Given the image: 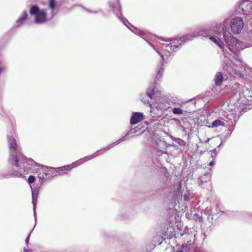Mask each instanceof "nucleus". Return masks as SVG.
<instances>
[{
	"mask_svg": "<svg viewBox=\"0 0 252 252\" xmlns=\"http://www.w3.org/2000/svg\"><path fill=\"white\" fill-rule=\"evenodd\" d=\"M223 34L225 41L227 42L228 48L231 52L237 53L242 49L241 46L242 42L237 38L229 36L230 40H229V37H226V32H224Z\"/></svg>",
	"mask_w": 252,
	"mask_h": 252,
	"instance_id": "3",
	"label": "nucleus"
},
{
	"mask_svg": "<svg viewBox=\"0 0 252 252\" xmlns=\"http://www.w3.org/2000/svg\"><path fill=\"white\" fill-rule=\"evenodd\" d=\"M230 26L233 33L238 34L243 28L244 22L241 18H235L231 20Z\"/></svg>",
	"mask_w": 252,
	"mask_h": 252,
	"instance_id": "5",
	"label": "nucleus"
},
{
	"mask_svg": "<svg viewBox=\"0 0 252 252\" xmlns=\"http://www.w3.org/2000/svg\"><path fill=\"white\" fill-rule=\"evenodd\" d=\"M189 38L187 36H183L179 39H175L172 40L171 42L166 45V50L169 52H175L176 49L179 48L188 40Z\"/></svg>",
	"mask_w": 252,
	"mask_h": 252,
	"instance_id": "4",
	"label": "nucleus"
},
{
	"mask_svg": "<svg viewBox=\"0 0 252 252\" xmlns=\"http://www.w3.org/2000/svg\"><path fill=\"white\" fill-rule=\"evenodd\" d=\"M72 168L70 165H67L58 168L57 172L59 174H66L67 172L70 171Z\"/></svg>",
	"mask_w": 252,
	"mask_h": 252,
	"instance_id": "7",
	"label": "nucleus"
},
{
	"mask_svg": "<svg viewBox=\"0 0 252 252\" xmlns=\"http://www.w3.org/2000/svg\"><path fill=\"white\" fill-rule=\"evenodd\" d=\"M245 92H246V93H248H248H249V90H248V89H247V90L245 91Z\"/></svg>",
	"mask_w": 252,
	"mask_h": 252,
	"instance_id": "24",
	"label": "nucleus"
},
{
	"mask_svg": "<svg viewBox=\"0 0 252 252\" xmlns=\"http://www.w3.org/2000/svg\"><path fill=\"white\" fill-rule=\"evenodd\" d=\"M209 139L208 138L207 140L206 141V142H208L209 141Z\"/></svg>",
	"mask_w": 252,
	"mask_h": 252,
	"instance_id": "26",
	"label": "nucleus"
},
{
	"mask_svg": "<svg viewBox=\"0 0 252 252\" xmlns=\"http://www.w3.org/2000/svg\"><path fill=\"white\" fill-rule=\"evenodd\" d=\"M157 72H158V75L157 76V80H159L160 78H161V76L164 71V68H162V67H160L158 70L157 71Z\"/></svg>",
	"mask_w": 252,
	"mask_h": 252,
	"instance_id": "15",
	"label": "nucleus"
},
{
	"mask_svg": "<svg viewBox=\"0 0 252 252\" xmlns=\"http://www.w3.org/2000/svg\"><path fill=\"white\" fill-rule=\"evenodd\" d=\"M28 17V14L26 11H24L21 16L18 19L16 22L18 26L21 25L23 21H25Z\"/></svg>",
	"mask_w": 252,
	"mask_h": 252,
	"instance_id": "10",
	"label": "nucleus"
},
{
	"mask_svg": "<svg viewBox=\"0 0 252 252\" xmlns=\"http://www.w3.org/2000/svg\"><path fill=\"white\" fill-rule=\"evenodd\" d=\"M184 197L185 198V200H187V198H188L187 196H186L184 195Z\"/></svg>",
	"mask_w": 252,
	"mask_h": 252,
	"instance_id": "25",
	"label": "nucleus"
},
{
	"mask_svg": "<svg viewBox=\"0 0 252 252\" xmlns=\"http://www.w3.org/2000/svg\"><path fill=\"white\" fill-rule=\"evenodd\" d=\"M223 77L222 74L220 72H217L215 75V81L217 86H220L221 84L223 81Z\"/></svg>",
	"mask_w": 252,
	"mask_h": 252,
	"instance_id": "9",
	"label": "nucleus"
},
{
	"mask_svg": "<svg viewBox=\"0 0 252 252\" xmlns=\"http://www.w3.org/2000/svg\"><path fill=\"white\" fill-rule=\"evenodd\" d=\"M35 181V177L32 175H31L29 177L28 182L29 184L34 183Z\"/></svg>",
	"mask_w": 252,
	"mask_h": 252,
	"instance_id": "17",
	"label": "nucleus"
},
{
	"mask_svg": "<svg viewBox=\"0 0 252 252\" xmlns=\"http://www.w3.org/2000/svg\"><path fill=\"white\" fill-rule=\"evenodd\" d=\"M4 67H0V74H1V72L4 70Z\"/></svg>",
	"mask_w": 252,
	"mask_h": 252,
	"instance_id": "21",
	"label": "nucleus"
},
{
	"mask_svg": "<svg viewBox=\"0 0 252 252\" xmlns=\"http://www.w3.org/2000/svg\"><path fill=\"white\" fill-rule=\"evenodd\" d=\"M138 33L141 35V36H143V38H145V37H147L146 34L144 32L142 31H139Z\"/></svg>",
	"mask_w": 252,
	"mask_h": 252,
	"instance_id": "19",
	"label": "nucleus"
},
{
	"mask_svg": "<svg viewBox=\"0 0 252 252\" xmlns=\"http://www.w3.org/2000/svg\"><path fill=\"white\" fill-rule=\"evenodd\" d=\"M172 112L175 114L180 115L183 114V110L178 107L174 108L172 110Z\"/></svg>",
	"mask_w": 252,
	"mask_h": 252,
	"instance_id": "14",
	"label": "nucleus"
},
{
	"mask_svg": "<svg viewBox=\"0 0 252 252\" xmlns=\"http://www.w3.org/2000/svg\"><path fill=\"white\" fill-rule=\"evenodd\" d=\"M38 192H37L36 191H32V203L33 204L34 209H35L36 205L37 197H38Z\"/></svg>",
	"mask_w": 252,
	"mask_h": 252,
	"instance_id": "11",
	"label": "nucleus"
},
{
	"mask_svg": "<svg viewBox=\"0 0 252 252\" xmlns=\"http://www.w3.org/2000/svg\"><path fill=\"white\" fill-rule=\"evenodd\" d=\"M147 94L148 96L151 98H153V96L154 95V90L153 89H149L148 91L147 92Z\"/></svg>",
	"mask_w": 252,
	"mask_h": 252,
	"instance_id": "16",
	"label": "nucleus"
},
{
	"mask_svg": "<svg viewBox=\"0 0 252 252\" xmlns=\"http://www.w3.org/2000/svg\"><path fill=\"white\" fill-rule=\"evenodd\" d=\"M224 126L225 124L224 122H222L220 120H215L212 124L211 126H209V127H218L219 126Z\"/></svg>",
	"mask_w": 252,
	"mask_h": 252,
	"instance_id": "12",
	"label": "nucleus"
},
{
	"mask_svg": "<svg viewBox=\"0 0 252 252\" xmlns=\"http://www.w3.org/2000/svg\"><path fill=\"white\" fill-rule=\"evenodd\" d=\"M39 180H40V182H41H41H42V181H43L42 178H40H40H39Z\"/></svg>",
	"mask_w": 252,
	"mask_h": 252,
	"instance_id": "23",
	"label": "nucleus"
},
{
	"mask_svg": "<svg viewBox=\"0 0 252 252\" xmlns=\"http://www.w3.org/2000/svg\"><path fill=\"white\" fill-rule=\"evenodd\" d=\"M144 119V116L142 113L140 112H135L133 114L130 118V124L134 125L138 124L140 121H142Z\"/></svg>",
	"mask_w": 252,
	"mask_h": 252,
	"instance_id": "6",
	"label": "nucleus"
},
{
	"mask_svg": "<svg viewBox=\"0 0 252 252\" xmlns=\"http://www.w3.org/2000/svg\"><path fill=\"white\" fill-rule=\"evenodd\" d=\"M9 143V149L11 156L10 160L12 163L17 167L19 168V171L15 172L13 173V176L20 178L22 176V173L24 174L26 171L24 169L25 165L29 164V161L30 159H28L22 154L17 155V144L16 140L12 136L8 137Z\"/></svg>",
	"mask_w": 252,
	"mask_h": 252,
	"instance_id": "1",
	"label": "nucleus"
},
{
	"mask_svg": "<svg viewBox=\"0 0 252 252\" xmlns=\"http://www.w3.org/2000/svg\"><path fill=\"white\" fill-rule=\"evenodd\" d=\"M48 5L49 8L52 11H54L56 6V0H49Z\"/></svg>",
	"mask_w": 252,
	"mask_h": 252,
	"instance_id": "13",
	"label": "nucleus"
},
{
	"mask_svg": "<svg viewBox=\"0 0 252 252\" xmlns=\"http://www.w3.org/2000/svg\"><path fill=\"white\" fill-rule=\"evenodd\" d=\"M29 240V236L27 237V238L26 239V243H28Z\"/></svg>",
	"mask_w": 252,
	"mask_h": 252,
	"instance_id": "22",
	"label": "nucleus"
},
{
	"mask_svg": "<svg viewBox=\"0 0 252 252\" xmlns=\"http://www.w3.org/2000/svg\"><path fill=\"white\" fill-rule=\"evenodd\" d=\"M210 39L212 41H213V42L216 43L221 49H223L224 48V44L223 41L220 38H216L215 37L211 36L210 37Z\"/></svg>",
	"mask_w": 252,
	"mask_h": 252,
	"instance_id": "8",
	"label": "nucleus"
},
{
	"mask_svg": "<svg viewBox=\"0 0 252 252\" xmlns=\"http://www.w3.org/2000/svg\"><path fill=\"white\" fill-rule=\"evenodd\" d=\"M117 2V6H116L117 9V11L116 12V14H118L119 12L120 13L121 12V5H120V1H119V0H116Z\"/></svg>",
	"mask_w": 252,
	"mask_h": 252,
	"instance_id": "18",
	"label": "nucleus"
},
{
	"mask_svg": "<svg viewBox=\"0 0 252 252\" xmlns=\"http://www.w3.org/2000/svg\"><path fill=\"white\" fill-rule=\"evenodd\" d=\"M214 164H215V162L214 161H212L209 163V165L210 166H213L214 165Z\"/></svg>",
	"mask_w": 252,
	"mask_h": 252,
	"instance_id": "20",
	"label": "nucleus"
},
{
	"mask_svg": "<svg viewBox=\"0 0 252 252\" xmlns=\"http://www.w3.org/2000/svg\"><path fill=\"white\" fill-rule=\"evenodd\" d=\"M30 13L35 16L34 22L37 24H41L47 21V12L45 9H40L36 5L31 6Z\"/></svg>",
	"mask_w": 252,
	"mask_h": 252,
	"instance_id": "2",
	"label": "nucleus"
}]
</instances>
